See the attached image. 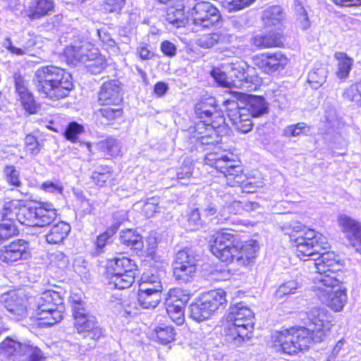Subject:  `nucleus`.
<instances>
[{"mask_svg":"<svg viewBox=\"0 0 361 361\" xmlns=\"http://www.w3.org/2000/svg\"><path fill=\"white\" fill-rule=\"evenodd\" d=\"M211 75L216 83L223 87H234L235 80L230 79L228 73L221 71L219 68H214L211 71Z\"/></svg>","mask_w":361,"mask_h":361,"instance_id":"3c124183","label":"nucleus"},{"mask_svg":"<svg viewBox=\"0 0 361 361\" xmlns=\"http://www.w3.org/2000/svg\"><path fill=\"white\" fill-rule=\"evenodd\" d=\"M258 80L256 77L250 76L245 77L243 80H235L234 87L241 89L244 91H252L256 90Z\"/></svg>","mask_w":361,"mask_h":361,"instance_id":"5fc2aeb1","label":"nucleus"},{"mask_svg":"<svg viewBox=\"0 0 361 361\" xmlns=\"http://www.w3.org/2000/svg\"><path fill=\"white\" fill-rule=\"evenodd\" d=\"M84 130L82 125L76 122L70 123L66 128L63 135L64 137L73 142H75L78 138V135Z\"/></svg>","mask_w":361,"mask_h":361,"instance_id":"864d4df0","label":"nucleus"},{"mask_svg":"<svg viewBox=\"0 0 361 361\" xmlns=\"http://www.w3.org/2000/svg\"><path fill=\"white\" fill-rule=\"evenodd\" d=\"M88 47H91V44L87 42H80L67 47L64 50L67 61L73 65L81 63L84 60L85 54L88 51Z\"/></svg>","mask_w":361,"mask_h":361,"instance_id":"c756f323","label":"nucleus"},{"mask_svg":"<svg viewBox=\"0 0 361 361\" xmlns=\"http://www.w3.org/2000/svg\"><path fill=\"white\" fill-rule=\"evenodd\" d=\"M71 227L70 224L65 221H59L54 224H50L48 231L44 235L46 242L50 245H59L63 243L67 238Z\"/></svg>","mask_w":361,"mask_h":361,"instance_id":"a878e982","label":"nucleus"},{"mask_svg":"<svg viewBox=\"0 0 361 361\" xmlns=\"http://www.w3.org/2000/svg\"><path fill=\"white\" fill-rule=\"evenodd\" d=\"M201 215L197 208L192 209L189 212L188 222L191 230H198L202 227L205 220L202 219Z\"/></svg>","mask_w":361,"mask_h":361,"instance_id":"bf43d9fd","label":"nucleus"},{"mask_svg":"<svg viewBox=\"0 0 361 361\" xmlns=\"http://www.w3.org/2000/svg\"><path fill=\"white\" fill-rule=\"evenodd\" d=\"M155 291H142L138 290L137 300L140 305L145 309L156 307L161 300V292Z\"/></svg>","mask_w":361,"mask_h":361,"instance_id":"e433bc0d","label":"nucleus"},{"mask_svg":"<svg viewBox=\"0 0 361 361\" xmlns=\"http://www.w3.org/2000/svg\"><path fill=\"white\" fill-rule=\"evenodd\" d=\"M210 248L214 255L222 262L235 261L240 265L247 266L255 258L259 244L252 239L243 243L236 235L223 231L216 233Z\"/></svg>","mask_w":361,"mask_h":361,"instance_id":"f03ea898","label":"nucleus"},{"mask_svg":"<svg viewBox=\"0 0 361 361\" xmlns=\"http://www.w3.org/2000/svg\"><path fill=\"white\" fill-rule=\"evenodd\" d=\"M122 101L121 83L118 80L104 82L98 93V103L101 106L120 104Z\"/></svg>","mask_w":361,"mask_h":361,"instance_id":"412c9836","label":"nucleus"},{"mask_svg":"<svg viewBox=\"0 0 361 361\" xmlns=\"http://www.w3.org/2000/svg\"><path fill=\"white\" fill-rule=\"evenodd\" d=\"M343 96L345 99L361 106V94L356 83L345 89Z\"/></svg>","mask_w":361,"mask_h":361,"instance_id":"e2e57ef3","label":"nucleus"},{"mask_svg":"<svg viewBox=\"0 0 361 361\" xmlns=\"http://www.w3.org/2000/svg\"><path fill=\"white\" fill-rule=\"evenodd\" d=\"M231 116H232L231 121L236 130L242 133H247L252 130V122L250 118V116L245 110H243L241 114H233Z\"/></svg>","mask_w":361,"mask_h":361,"instance_id":"a19ab883","label":"nucleus"},{"mask_svg":"<svg viewBox=\"0 0 361 361\" xmlns=\"http://www.w3.org/2000/svg\"><path fill=\"white\" fill-rule=\"evenodd\" d=\"M300 288V285L295 280H290L281 284L276 290V296L282 298L284 295L293 294Z\"/></svg>","mask_w":361,"mask_h":361,"instance_id":"13d9d810","label":"nucleus"},{"mask_svg":"<svg viewBox=\"0 0 361 361\" xmlns=\"http://www.w3.org/2000/svg\"><path fill=\"white\" fill-rule=\"evenodd\" d=\"M295 12L297 14V21L301 29L303 30L308 29L310 27V21L307 11L300 4L295 5Z\"/></svg>","mask_w":361,"mask_h":361,"instance_id":"0e129e2a","label":"nucleus"},{"mask_svg":"<svg viewBox=\"0 0 361 361\" xmlns=\"http://www.w3.org/2000/svg\"><path fill=\"white\" fill-rule=\"evenodd\" d=\"M307 128L305 123L290 125L284 128L283 135L287 137H298L304 133Z\"/></svg>","mask_w":361,"mask_h":361,"instance_id":"338daca9","label":"nucleus"},{"mask_svg":"<svg viewBox=\"0 0 361 361\" xmlns=\"http://www.w3.org/2000/svg\"><path fill=\"white\" fill-rule=\"evenodd\" d=\"M23 353L25 361H46V357L42 351L37 346L29 344H22L9 337L0 343V354L4 356L16 355Z\"/></svg>","mask_w":361,"mask_h":361,"instance_id":"2eb2a0df","label":"nucleus"},{"mask_svg":"<svg viewBox=\"0 0 361 361\" xmlns=\"http://www.w3.org/2000/svg\"><path fill=\"white\" fill-rule=\"evenodd\" d=\"M204 164L214 167L226 178L227 184L237 187L245 179L243 169L239 161L231 159L227 154L218 152L207 153L204 157Z\"/></svg>","mask_w":361,"mask_h":361,"instance_id":"9b49d317","label":"nucleus"},{"mask_svg":"<svg viewBox=\"0 0 361 361\" xmlns=\"http://www.w3.org/2000/svg\"><path fill=\"white\" fill-rule=\"evenodd\" d=\"M242 180V183L237 186L241 188L242 191L246 193L255 192L258 188H262L263 184L262 181L256 180L255 178H247L246 176Z\"/></svg>","mask_w":361,"mask_h":361,"instance_id":"4d7b16f0","label":"nucleus"},{"mask_svg":"<svg viewBox=\"0 0 361 361\" xmlns=\"http://www.w3.org/2000/svg\"><path fill=\"white\" fill-rule=\"evenodd\" d=\"M54 0H32L26 10V16L31 20H39L54 11Z\"/></svg>","mask_w":361,"mask_h":361,"instance_id":"393cba45","label":"nucleus"},{"mask_svg":"<svg viewBox=\"0 0 361 361\" xmlns=\"http://www.w3.org/2000/svg\"><path fill=\"white\" fill-rule=\"evenodd\" d=\"M243 110L248 112L252 117H259L267 113L268 104L263 97L252 96L248 99Z\"/></svg>","mask_w":361,"mask_h":361,"instance_id":"2f4dec72","label":"nucleus"},{"mask_svg":"<svg viewBox=\"0 0 361 361\" xmlns=\"http://www.w3.org/2000/svg\"><path fill=\"white\" fill-rule=\"evenodd\" d=\"M225 39L226 35L218 32H212L200 37L197 44L202 48L209 49L218 43L224 42Z\"/></svg>","mask_w":361,"mask_h":361,"instance_id":"a18cd8bd","label":"nucleus"},{"mask_svg":"<svg viewBox=\"0 0 361 361\" xmlns=\"http://www.w3.org/2000/svg\"><path fill=\"white\" fill-rule=\"evenodd\" d=\"M13 81L15 85L16 92L18 97L30 92L28 90V82L22 76L20 73L13 74Z\"/></svg>","mask_w":361,"mask_h":361,"instance_id":"052dcab7","label":"nucleus"},{"mask_svg":"<svg viewBox=\"0 0 361 361\" xmlns=\"http://www.w3.org/2000/svg\"><path fill=\"white\" fill-rule=\"evenodd\" d=\"M222 289L212 290L202 293L189 307L190 317L198 322L208 319L216 311L224 309L227 300Z\"/></svg>","mask_w":361,"mask_h":361,"instance_id":"9d476101","label":"nucleus"},{"mask_svg":"<svg viewBox=\"0 0 361 361\" xmlns=\"http://www.w3.org/2000/svg\"><path fill=\"white\" fill-rule=\"evenodd\" d=\"M18 99L20 100L23 109L30 114H34L37 112L39 106L31 92L21 95L18 97Z\"/></svg>","mask_w":361,"mask_h":361,"instance_id":"603ef678","label":"nucleus"},{"mask_svg":"<svg viewBox=\"0 0 361 361\" xmlns=\"http://www.w3.org/2000/svg\"><path fill=\"white\" fill-rule=\"evenodd\" d=\"M18 229L13 221L5 219L0 224V241L6 240L18 234Z\"/></svg>","mask_w":361,"mask_h":361,"instance_id":"8fccbe9b","label":"nucleus"},{"mask_svg":"<svg viewBox=\"0 0 361 361\" xmlns=\"http://www.w3.org/2000/svg\"><path fill=\"white\" fill-rule=\"evenodd\" d=\"M285 235H289L292 245L296 247L298 257L314 264V259L320 257L329 245L326 237L314 230H305L299 222L285 223L281 226Z\"/></svg>","mask_w":361,"mask_h":361,"instance_id":"7ed1b4c3","label":"nucleus"},{"mask_svg":"<svg viewBox=\"0 0 361 361\" xmlns=\"http://www.w3.org/2000/svg\"><path fill=\"white\" fill-rule=\"evenodd\" d=\"M336 264L334 255L324 252L320 257L314 259L315 271L319 276L312 287L318 299L335 312L341 311L348 300L345 290L338 288L339 280L332 268Z\"/></svg>","mask_w":361,"mask_h":361,"instance_id":"f257e3e1","label":"nucleus"},{"mask_svg":"<svg viewBox=\"0 0 361 361\" xmlns=\"http://www.w3.org/2000/svg\"><path fill=\"white\" fill-rule=\"evenodd\" d=\"M254 44L262 48L281 47L283 45V35L281 31L270 30L265 35H257L253 39Z\"/></svg>","mask_w":361,"mask_h":361,"instance_id":"c85d7f7f","label":"nucleus"},{"mask_svg":"<svg viewBox=\"0 0 361 361\" xmlns=\"http://www.w3.org/2000/svg\"><path fill=\"white\" fill-rule=\"evenodd\" d=\"M34 85L44 97L59 100L68 97L73 87L71 74L56 66H43L35 72Z\"/></svg>","mask_w":361,"mask_h":361,"instance_id":"20e7f679","label":"nucleus"},{"mask_svg":"<svg viewBox=\"0 0 361 361\" xmlns=\"http://www.w3.org/2000/svg\"><path fill=\"white\" fill-rule=\"evenodd\" d=\"M15 214L18 221L21 224L27 226H36L35 203L20 206Z\"/></svg>","mask_w":361,"mask_h":361,"instance_id":"72a5a7b5","label":"nucleus"},{"mask_svg":"<svg viewBox=\"0 0 361 361\" xmlns=\"http://www.w3.org/2000/svg\"><path fill=\"white\" fill-rule=\"evenodd\" d=\"M50 259L51 263L61 269H65L69 264L68 257L61 251H56L51 253Z\"/></svg>","mask_w":361,"mask_h":361,"instance_id":"774afa93","label":"nucleus"},{"mask_svg":"<svg viewBox=\"0 0 361 361\" xmlns=\"http://www.w3.org/2000/svg\"><path fill=\"white\" fill-rule=\"evenodd\" d=\"M97 114L106 121H114L120 118L123 114V109L119 104L102 106Z\"/></svg>","mask_w":361,"mask_h":361,"instance_id":"49530a36","label":"nucleus"},{"mask_svg":"<svg viewBox=\"0 0 361 361\" xmlns=\"http://www.w3.org/2000/svg\"><path fill=\"white\" fill-rule=\"evenodd\" d=\"M73 317V327L75 331L84 338L94 341L104 336V330L90 307L78 295L69 298Z\"/></svg>","mask_w":361,"mask_h":361,"instance_id":"39448f33","label":"nucleus"},{"mask_svg":"<svg viewBox=\"0 0 361 361\" xmlns=\"http://www.w3.org/2000/svg\"><path fill=\"white\" fill-rule=\"evenodd\" d=\"M137 272V266L126 257L109 259L106 265L105 277L109 288L126 289L132 286Z\"/></svg>","mask_w":361,"mask_h":361,"instance_id":"0eeeda50","label":"nucleus"},{"mask_svg":"<svg viewBox=\"0 0 361 361\" xmlns=\"http://www.w3.org/2000/svg\"><path fill=\"white\" fill-rule=\"evenodd\" d=\"M328 74L326 64H315L308 73L307 82L312 89L317 90L326 82Z\"/></svg>","mask_w":361,"mask_h":361,"instance_id":"7c9ffc66","label":"nucleus"},{"mask_svg":"<svg viewBox=\"0 0 361 361\" xmlns=\"http://www.w3.org/2000/svg\"><path fill=\"white\" fill-rule=\"evenodd\" d=\"M262 19L267 28L276 27V30L281 31L280 27L284 19L282 8L279 6H271L266 8L263 11Z\"/></svg>","mask_w":361,"mask_h":361,"instance_id":"cd10ccee","label":"nucleus"},{"mask_svg":"<svg viewBox=\"0 0 361 361\" xmlns=\"http://www.w3.org/2000/svg\"><path fill=\"white\" fill-rule=\"evenodd\" d=\"M107 63L106 59L100 52L96 55L89 63H87L85 68L88 72L93 75L101 73L106 67Z\"/></svg>","mask_w":361,"mask_h":361,"instance_id":"09e8293b","label":"nucleus"},{"mask_svg":"<svg viewBox=\"0 0 361 361\" xmlns=\"http://www.w3.org/2000/svg\"><path fill=\"white\" fill-rule=\"evenodd\" d=\"M30 301L15 291L5 293L1 296V302L10 313V317L17 320L27 315L28 311L27 303Z\"/></svg>","mask_w":361,"mask_h":361,"instance_id":"aec40b11","label":"nucleus"},{"mask_svg":"<svg viewBox=\"0 0 361 361\" xmlns=\"http://www.w3.org/2000/svg\"><path fill=\"white\" fill-rule=\"evenodd\" d=\"M166 21L175 27L180 28L185 25L188 19L183 9L171 8L167 12Z\"/></svg>","mask_w":361,"mask_h":361,"instance_id":"c03bdc74","label":"nucleus"},{"mask_svg":"<svg viewBox=\"0 0 361 361\" xmlns=\"http://www.w3.org/2000/svg\"><path fill=\"white\" fill-rule=\"evenodd\" d=\"M255 0H224L222 4L224 8L229 11L241 10L249 6Z\"/></svg>","mask_w":361,"mask_h":361,"instance_id":"680f3d73","label":"nucleus"},{"mask_svg":"<svg viewBox=\"0 0 361 361\" xmlns=\"http://www.w3.org/2000/svg\"><path fill=\"white\" fill-rule=\"evenodd\" d=\"M227 208L223 209L224 214L217 212V207L214 202H207L201 207L202 216L204 219H208L209 221H215L214 224H218L220 221L227 220L229 218L228 215L224 214Z\"/></svg>","mask_w":361,"mask_h":361,"instance_id":"f704fd0d","label":"nucleus"},{"mask_svg":"<svg viewBox=\"0 0 361 361\" xmlns=\"http://www.w3.org/2000/svg\"><path fill=\"white\" fill-rule=\"evenodd\" d=\"M254 313L243 302L229 309L226 321L230 323L229 331L235 343L250 339L254 329Z\"/></svg>","mask_w":361,"mask_h":361,"instance_id":"6e6552de","label":"nucleus"},{"mask_svg":"<svg viewBox=\"0 0 361 361\" xmlns=\"http://www.w3.org/2000/svg\"><path fill=\"white\" fill-rule=\"evenodd\" d=\"M340 224L350 245L361 254V224L344 216L340 219Z\"/></svg>","mask_w":361,"mask_h":361,"instance_id":"4be33fe9","label":"nucleus"},{"mask_svg":"<svg viewBox=\"0 0 361 361\" xmlns=\"http://www.w3.org/2000/svg\"><path fill=\"white\" fill-rule=\"evenodd\" d=\"M191 15L193 25L200 28L212 27L221 19L218 8L209 1L197 3L192 8Z\"/></svg>","mask_w":361,"mask_h":361,"instance_id":"dca6fc26","label":"nucleus"},{"mask_svg":"<svg viewBox=\"0 0 361 361\" xmlns=\"http://www.w3.org/2000/svg\"><path fill=\"white\" fill-rule=\"evenodd\" d=\"M154 332L157 341L164 345L172 342L176 336L174 328L166 324L159 325L154 329Z\"/></svg>","mask_w":361,"mask_h":361,"instance_id":"37998d69","label":"nucleus"},{"mask_svg":"<svg viewBox=\"0 0 361 361\" xmlns=\"http://www.w3.org/2000/svg\"><path fill=\"white\" fill-rule=\"evenodd\" d=\"M276 342L279 343L284 353L289 355L306 350L313 343L310 333L305 327L293 328L277 332Z\"/></svg>","mask_w":361,"mask_h":361,"instance_id":"ddd939ff","label":"nucleus"},{"mask_svg":"<svg viewBox=\"0 0 361 361\" xmlns=\"http://www.w3.org/2000/svg\"><path fill=\"white\" fill-rule=\"evenodd\" d=\"M197 267H191L184 264L173 263V274L175 279L179 283H188L195 277Z\"/></svg>","mask_w":361,"mask_h":361,"instance_id":"c9c22d12","label":"nucleus"},{"mask_svg":"<svg viewBox=\"0 0 361 361\" xmlns=\"http://www.w3.org/2000/svg\"><path fill=\"white\" fill-rule=\"evenodd\" d=\"M35 225L38 227L49 226L56 218L57 212L53 204L47 202H35Z\"/></svg>","mask_w":361,"mask_h":361,"instance_id":"b1692460","label":"nucleus"},{"mask_svg":"<svg viewBox=\"0 0 361 361\" xmlns=\"http://www.w3.org/2000/svg\"><path fill=\"white\" fill-rule=\"evenodd\" d=\"M159 212V201L158 199L154 197L147 199V202L142 206V212L147 218L153 216L156 212Z\"/></svg>","mask_w":361,"mask_h":361,"instance_id":"69168bd1","label":"nucleus"},{"mask_svg":"<svg viewBox=\"0 0 361 361\" xmlns=\"http://www.w3.org/2000/svg\"><path fill=\"white\" fill-rule=\"evenodd\" d=\"M112 169L107 165H100L92 171L91 179L99 187L105 185L107 181L112 179Z\"/></svg>","mask_w":361,"mask_h":361,"instance_id":"58836bf2","label":"nucleus"},{"mask_svg":"<svg viewBox=\"0 0 361 361\" xmlns=\"http://www.w3.org/2000/svg\"><path fill=\"white\" fill-rule=\"evenodd\" d=\"M226 71L230 75L231 80H243L245 77H247L249 71V66L243 61H237L231 63L226 67Z\"/></svg>","mask_w":361,"mask_h":361,"instance_id":"ea45409f","label":"nucleus"},{"mask_svg":"<svg viewBox=\"0 0 361 361\" xmlns=\"http://www.w3.org/2000/svg\"><path fill=\"white\" fill-rule=\"evenodd\" d=\"M209 102L200 101L195 104V112L200 119H207L209 121L215 119V114L221 113L216 111V106L213 104L214 99L211 98Z\"/></svg>","mask_w":361,"mask_h":361,"instance_id":"473e14b6","label":"nucleus"},{"mask_svg":"<svg viewBox=\"0 0 361 361\" xmlns=\"http://www.w3.org/2000/svg\"><path fill=\"white\" fill-rule=\"evenodd\" d=\"M188 300V295H183L180 289H171L165 300L166 312L171 319L178 325L183 323L184 307Z\"/></svg>","mask_w":361,"mask_h":361,"instance_id":"a211bd4d","label":"nucleus"},{"mask_svg":"<svg viewBox=\"0 0 361 361\" xmlns=\"http://www.w3.org/2000/svg\"><path fill=\"white\" fill-rule=\"evenodd\" d=\"M197 259L190 250L185 249L177 252L173 264H184L191 267H197Z\"/></svg>","mask_w":361,"mask_h":361,"instance_id":"de8ad7c7","label":"nucleus"},{"mask_svg":"<svg viewBox=\"0 0 361 361\" xmlns=\"http://www.w3.org/2000/svg\"><path fill=\"white\" fill-rule=\"evenodd\" d=\"M335 57L338 60V71L336 75L340 79H346L353 65V59L344 52H336Z\"/></svg>","mask_w":361,"mask_h":361,"instance_id":"4c0bfd02","label":"nucleus"},{"mask_svg":"<svg viewBox=\"0 0 361 361\" xmlns=\"http://www.w3.org/2000/svg\"><path fill=\"white\" fill-rule=\"evenodd\" d=\"M30 257L28 241L16 239L7 243L0 248V261L8 265H13L21 260H27Z\"/></svg>","mask_w":361,"mask_h":361,"instance_id":"f3484780","label":"nucleus"},{"mask_svg":"<svg viewBox=\"0 0 361 361\" xmlns=\"http://www.w3.org/2000/svg\"><path fill=\"white\" fill-rule=\"evenodd\" d=\"M253 61L256 66L267 74H273L283 70L288 63L287 57L279 51L256 56Z\"/></svg>","mask_w":361,"mask_h":361,"instance_id":"6ab92c4d","label":"nucleus"},{"mask_svg":"<svg viewBox=\"0 0 361 361\" xmlns=\"http://www.w3.org/2000/svg\"><path fill=\"white\" fill-rule=\"evenodd\" d=\"M227 132V126L222 113L215 114V119H200L191 130L192 139L199 145H214L221 140V135Z\"/></svg>","mask_w":361,"mask_h":361,"instance_id":"1a4fd4ad","label":"nucleus"},{"mask_svg":"<svg viewBox=\"0 0 361 361\" xmlns=\"http://www.w3.org/2000/svg\"><path fill=\"white\" fill-rule=\"evenodd\" d=\"M4 179L11 190L19 194L20 197H26L30 195L28 188L23 184L20 178V171L13 165H7L3 170Z\"/></svg>","mask_w":361,"mask_h":361,"instance_id":"5701e85b","label":"nucleus"},{"mask_svg":"<svg viewBox=\"0 0 361 361\" xmlns=\"http://www.w3.org/2000/svg\"><path fill=\"white\" fill-rule=\"evenodd\" d=\"M104 152L111 157L118 156L121 151V146L117 140L109 137L101 143Z\"/></svg>","mask_w":361,"mask_h":361,"instance_id":"6e6d98bb","label":"nucleus"},{"mask_svg":"<svg viewBox=\"0 0 361 361\" xmlns=\"http://www.w3.org/2000/svg\"><path fill=\"white\" fill-rule=\"evenodd\" d=\"M193 165L190 159H184L182 165L176 169V180L181 185H188L192 178Z\"/></svg>","mask_w":361,"mask_h":361,"instance_id":"79ce46f5","label":"nucleus"},{"mask_svg":"<svg viewBox=\"0 0 361 361\" xmlns=\"http://www.w3.org/2000/svg\"><path fill=\"white\" fill-rule=\"evenodd\" d=\"M62 300L58 292L47 290L36 298H30L29 309L33 310L38 319L45 320L44 325L52 326L63 317Z\"/></svg>","mask_w":361,"mask_h":361,"instance_id":"423d86ee","label":"nucleus"},{"mask_svg":"<svg viewBox=\"0 0 361 361\" xmlns=\"http://www.w3.org/2000/svg\"><path fill=\"white\" fill-rule=\"evenodd\" d=\"M204 164L214 167L226 178L227 184L237 187L245 179L243 169L239 161L231 159L227 154L218 152L207 153L204 157Z\"/></svg>","mask_w":361,"mask_h":361,"instance_id":"f8f14e48","label":"nucleus"},{"mask_svg":"<svg viewBox=\"0 0 361 361\" xmlns=\"http://www.w3.org/2000/svg\"><path fill=\"white\" fill-rule=\"evenodd\" d=\"M120 242L129 247L137 255L143 253L144 242L142 235L136 231L129 228L120 232Z\"/></svg>","mask_w":361,"mask_h":361,"instance_id":"bb28decb","label":"nucleus"},{"mask_svg":"<svg viewBox=\"0 0 361 361\" xmlns=\"http://www.w3.org/2000/svg\"><path fill=\"white\" fill-rule=\"evenodd\" d=\"M332 315L326 307H315L306 312L305 327L310 333L313 343L323 341L326 332L330 330Z\"/></svg>","mask_w":361,"mask_h":361,"instance_id":"4468645a","label":"nucleus"}]
</instances>
